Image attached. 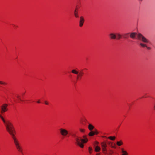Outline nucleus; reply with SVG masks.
I'll return each mask as SVG.
<instances>
[{
	"mask_svg": "<svg viewBox=\"0 0 155 155\" xmlns=\"http://www.w3.org/2000/svg\"><path fill=\"white\" fill-rule=\"evenodd\" d=\"M0 84H2V85H5L6 84L5 82H4L0 81Z\"/></svg>",
	"mask_w": 155,
	"mask_h": 155,
	"instance_id": "obj_22",
	"label": "nucleus"
},
{
	"mask_svg": "<svg viewBox=\"0 0 155 155\" xmlns=\"http://www.w3.org/2000/svg\"><path fill=\"white\" fill-rule=\"evenodd\" d=\"M101 144L103 151V152L104 153L106 154L107 151L106 148L107 146L106 143L104 142H102L101 143Z\"/></svg>",
	"mask_w": 155,
	"mask_h": 155,
	"instance_id": "obj_4",
	"label": "nucleus"
},
{
	"mask_svg": "<svg viewBox=\"0 0 155 155\" xmlns=\"http://www.w3.org/2000/svg\"><path fill=\"white\" fill-rule=\"evenodd\" d=\"M94 132L95 133V134H97L98 133L97 130H96Z\"/></svg>",
	"mask_w": 155,
	"mask_h": 155,
	"instance_id": "obj_25",
	"label": "nucleus"
},
{
	"mask_svg": "<svg viewBox=\"0 0 155 155\" xmlns=\"http://www.w3.org/2000/svg\"><path fill=\"white\" fill-rule=\"evenodd\" d=\"M61 134L63 136H66L68 134V132L65 129L61 128L60 129Z\"/></svg>",
	"mask_w": 155,
	"mask_h": 155,
	"instance_id": "obj_6",
	"label": "nucleus"
},
{
	"mask_svg": "<svg viewBox=\"0 0 155 155\" xmlns=\"http://www.w3.org/2000/svg\"><path fill=\"white\" fill-rule=\"evenodd\" d=\"M112 147L113 148H115V147H114V146H112Z\"/></svg>",
	"mask_w": 155,
	"mask_h": 155,
	"instance_id": "obj_32",
	"label": "nucleus"
},
{
	"mask_svg": "<svg viewBox=\"0 0 155 155\" xmlns=\"http://www.w3.org/2000/svg\"><path fill=\"white\" fill-rule=\"evenodd\" d=\"M8 106V104H3L1 107V111L2 113H3L8 110L7 107Z\"/></svg>",
	"mask_w": 155,
	"mask_h": 155,
	"instance_id": "obj_5",
	"label": "nucleus"
},
{
	"mask_svg": "<svg viewBox=\"0 0 155 155\" xmlns=\"http://www.w3.org/2000/svg\"><path fill=\"white\" fill-rule=\"evenodd\" d=\"M101 150V148L100 147L98 146L96 147L95 150L96 152H99Z\"/></svg>",
	"mask_w": 155,
	"mask_h": 155,
	"instance_id": "obj_13",
	"label": "nucleus"
},
{
	"mask_svg": "<svg viewBox=\"0 0 155 155\" xmlns=\"http://www.w3.org/2000/svg\"><path fill=\"white\" fill-rule=\"evenodd\" d=\"M0 118L5 124L7 130L12 136L14 141V143L18 150L21 152H22V149L18 139L15 137L14 134V128L13 124L9 120H5L3 117L0 114Z\"/></svg>",
	"mask_w": 155,
	"mask_h": 155,
	"instance_id": "obj_1",
	"label": "nucleus"
},
{
	"mask_svg": "<svg viewBox=\"0 0 155 155\" xmlns=\"http://www.w3.org/2000/svg\"><path fill=\"white\" fill-rule=\"evenodd\" d=\"M129 34H130V37L133 39H135L136 38V36H137L138 39L139 40L141 41L144 43H148L149 42V40L147 39L140 33L137 34L136 32H133L129 33Z\"/></svg>",
	"mask_w": 155,
	"mask_h": 155,
	"instance_id": "obj_2",
	"label": "nucleus"
},
{
	"mask_svg": "<svg viewBox=\"0 0 155 155\" xmlns=\"http://www.w3.org/2000/svg\"><path fill=\"white\" fill-rule=\"evenodd\" d=\"M95 134V133L93 131H91L89 133L88 135L90 136H92Z\"/></svg>",
	"mask_w": 155,
	"mask_h": 155,
	"instance_id": "obj_14",
	"label": "nucleus"
},
{
	"mask_svg": "<svg viewBox=\"0 0 155 155\" xmlns=\"http://www.w3.org/2000/svg\"><path fill=\"white\" fill-rule=\"evenodd\" d=\"M72 136L75 138L76 143L81 148L84 147V146L83 143H86L88 141V139H82L77 136L75 134H72Z\"/></svg>",
	"mask_w": 155,
	"mask_h": 155,
	"instance_id": "obj_3",
	"label": "nucleus"
},
{
	"mask_svg": "<svg viewBox=\"0 0 155 155\" xmlns=\"http://www.w3.org/2000/svg\"><path fill=\"white\" fill-rule=\"evenodd\" d=\"M84 21V17L82 16L80 17V20L79 21V26L80 27H81L83 25Z\"/></svg>",
	"mask_w": 155,
	"mask_h": 155,
	"instance_id": "obj_7",
	"label": "nucleus"
},
{
	"mask_svg": "<svg viewBox=\"0 0 155 155\" xmlns=\"http://www.w3.org/2000/svg\"><path fill=\"white\" fill-rule=\"evenodd\" d=\"M98 142H97V141H95V144L96 145H97L98 144Z\"/></svg>",
	"mask_w": 155,
	"mask_h": 155,
	"instance_id": "obj_28",
	"label": "nucleus"
},
{
	"mask_svg": "<svg viewBox=\"0 0 155 155\" xmlns=\"http://www.w3.org/2000/svg\"><path fill=\"white\" fill-rule=\"evenodd\" d=\"M17 97L21 101H22V100L18 96Z\"/></svg>",
	"mask_w": 155,
	"mask_h": 155,
	"instance_id": "obj_29",
	"label": "nucleus"
},
{
	"mask_svg": "<svg viewBox=\"0 0 155 155\" xmlns=\"http://www.w3.org/2000/svg\"><path fill=\"white\" fill-rule=\"evenodd\" d=\"M83 74H84V73L83 72V71H81L79 73L78 75V77H77V79H78V78H79V76L80 77H81L83 75Z\"/></svg>",
	"mask_w": 155,
	"mask_h": 155,
	"instance_id": "obj_11",
	"label": "nucleus"
},
{
	"mask_svg": "<svg viewBox=\"0 0 155 155\" xmlns=\"http://www.w3.org/2000/svg\"><path fill=\"white\" fill-rule=\"evenodd\" d=\"M89 152L90 153H91L92 152V149L91 147H89L88 148Z\"/></svg>",
	"mask_w": 155,
	"mask_h": 155,
	"instance_id": "obj_20",
	"label": "nucleus"
},
{
	"mask_svg": "<svg viewBox=\"0 0 155 155\" xmlns=\"http://www.w3.org/2000/svg\"><path fill=\"white\" fill-rule=\"evenodd\" d=\"M109 36L110 38L111 39H116V34L114 33H110L109 35Z\"/></svg>",
	"mask_w": 155,
	"mask_h": 155,
	"instance_id": "obj_8",
	"label": "nucleus"
},
{
	"mask_svg": "<svg viewBox=\"0 0 155 155\" xmlns=\"http://www.w3.org/2000/svg\"><path fill=\"white\" fill-rule=\"evenodd\" d=\"M116 137L115 136L114 137H112V136H110L108 137V138L109 139L112 140H114L115 139Z\"/></svg>",
	"mask_w": 155,
	"mask_h": 155,
	"instance_id": "obj_17",
	"label": "nucleus"
},
{
	"mask_svg": "<svg viewBox=\"0 0 155 155\" xmlns=\"http://www.w3.org/2000/svg\"><path fill=\"white\" fill-rule=\"evenodd\" d=\"M153 109L154 110H155V103L153 106Z\"/></svg>",
	"mask_w": 155,
	"mask_h": 155,
	"instance_id": "obj_30",
	"label": "nucleus"
},
{
	"mask_svg": "<svg viewBox=\"0 0 155 155\" xmlns=\"http://www.w3.org/2000/svg\"><path fill=\"white\" fill-rule=\"evenodd\" d=\"M140 45L143 48L147 47V45L146 44L142 43H140Z\"/></svg>",
	"mask_w": 155,
	"mask_h": 155,
	"instance_id": "obj_15",
	"label": "nucleus"
},
{
	"mask_svg": "<svg viewBox=\"0 0 155 155\" xmlns=\"http://www.w3.org/2000/svg\"><path fill=\"white\" fill-rule=\"evenodd\" d=\"M72 72L73 74H78V72L75 70H72Z\"/></svg>",
	"mask_w": 155,
	"mask_h": 155,
	"instance_id": "obj_18",
	"label": "nucleus"
},
{
	"mask_svg": "<svg viewBox=\"0 0 155 155\" xmlns=\"http://www.w3.org/2000/svg\"><path fill=\"white\" fill-rule=\"evenodd\" d=\"M80 130L81 132H84V130L82 129H80Z\"/></svg>",
	"mask_w": 155,
	"mask_h": 155,
	"instance_id": "obj_23",
	"label": "nucleus"
},
{
	"mask_svg": "<svg viewBox=\"0 0 155 155\" xmlns=\"http://www.w3.org/2000/svg\"><path fill=\"white\" fill-rule=\"evenodd\" d=\"M94 127L91 124H89L88 125V128L90 130H92L94 128Z\"/></svg>",
	"mask_w": 155,
	"mask_h": 155,
	"instance_id": "obj_10",
	"label": "nucleus"
},
{
	"mask_svg": "<svg viewBox=\"0 0 155 155\" xmlns=\"http://www.w3.org/2000/svg\"><path fill=\"white\" fill-rule=\"evenodd\" d=\"M147 49H148V50H150L151 49V48L150 47H147H147H146Z\"/></svg>",
	"mask_w": 155,
	"mask_h": 155,
	"instance_id": "obj_26",
	"label": "nucleus"
},
{
	"mask_svg": "<svg viewBox=\"0 0 155 155\" xmlns=\"http://www.w3.org/2000/svg\"><path fill=\"white\" fill-rule=\"evenodd\" d=\"M83 138H84V139H87L86 138V136H85V135L83 136Z\"/></svg>",
	"mask_w": 155,
	"mask_h": 155,
	"instance_id": "obj_24",
	"label": "nucleus"
},
{
	"mask_svg": "<svg viewBox=\"0 0 155 155\" xmlns=\"http://www.w3.org/2000/svg\"><path fill=\"white\" fill-rule=\"evenodd\" d=\"M45 104H46V105H48V102L47 101H45Z\"/></svg>",
	"mask_w": 155,
	"mask_h": 155,
	"instance_id": "obj_27",
	"label": "nucleus"
},
{
	"mask_svg": "<svg viewBox=\"0 0 155 155\" xmlns=\"http://www.w3.org/2000/svg\"><path fill=\"white\" fill-rule=\"evenodd\" d=\"M116 39L119 40L121 38V35L119 33H117L116 34Z\"/></svg>",
	"mask_w": 155,
	"mask_h": 155,
	"instance_id": "obj_9",
	"label": "nucleus"
},
{
	"mask_svg": "<svg viewBox=\"0 0 155 155\" xmlns=\"http://www.w3.org/2000/svg\"><path fill=\"white\" fill-rule=\"evenodd\" d=\"M37 103H40V101L39 100H38L37 102Z\"/></svg>",
	"mask_w": 155,
	"mask_h": 155,
	"instance_id": "obj_31",
	"label": "nucleus"
},
{
	"mask_svg": "<svg viewBox=\"0 0 155 155\" xmlns=\"http://www.w3.org/2000/svg\"><path fill=\"white\" fill-rule=\"evenodd\" d=\"M129 33H126L124 35V38H127L128 37V35L129 34Z\"/></svg>",
	"mask_w": 155,
	"mask_h": 155,
	"instance_id": "obj_21",
	"label": "nucleus"
},
{
	"mask_svg": "<svg viewBox=\"0 0 155 155\" xmlns=\"http://www.w3.org/2000/svg\"><path fill=\"white\" fill-rule=\"evenodd\" d=\"M122 152L123 154L122 155H127V153L126 151H124V150L122 149Z\"/></svg>",
	"mask_w": 155,
	"mask_h": 155,
	"instance_id": "obj_19",
	"label": "nucleus"
},
{
	"mask_svg": "<svg viewBox=\"0 0 155 155\" xmlns=\"http://www.w3.org/2000/svg\"><path fill=\"white\" fill-rule=\"evenodd\" d=\"M139 1H142V0H138Z\"/></svg>",
	"mask_w": 155,
	"mask_h": 155,
	"instance_id": "obj_33",
	"label": "nucleus"
},
{
	"mask_svg": "<svg viewBox=\"0 0 155 155\" xmlns=\"http://www.w3.org/2000/svg\"><path fill=\"white\" fill-rule=\"evenodd\" d=\"M123 143L122 140H120L119 141H117V145L118 146H120L121 145L123 144Z\"/></svg>",
	"mask_w": 155,
	"mask_h": 155,
	"instance_id": "obj_12",
	"label": "nucleus"
},
{
	"mask_svg": "<svg viewBox=\"0 0 155 155\" xmlns=\"http://www.w3.org/2000/svg\"><path fill=\"white\" fill-rule=\"evenodd\" d=\"M74 14L76 17L78 18V13L76 9H75L74 11Z\"/></svg>",
	"mask_w": 155,
	"mask_h": 155,
	"instance_id": "obj_16",
	"label": "nucleus"
}]
</instances>
